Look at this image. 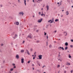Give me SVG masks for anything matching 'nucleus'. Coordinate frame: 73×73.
Masks as SVG:
<instances>
[{
	"label": "nucleus",
	"mask_w": 73,
	"mask_h": 73,
	"mask_svg": "<svg viewBox=\"0 0 73 73\" xmlns=\"http://www.w3.org/2000/svg\"><path fill=\"white\" fill-rule=\"evenodd\" d=\"M24 14V13L23 11H21L19 13V15H20V16H23Z\"/></svg>",
	"instance_id": "obj_1"
},
{
	"label": "nucleus",
	"mask_w": 73,
	"mask_h": 73,
	"mask_svg": "<svg viewBox=\"0 0 73 73\" xmlns=\"http://www.w3.org/2000/svg\"><path fill=\"white\" fill-rule=\"evenodd\" d=\"M52 20H49L48 21V23H53V21H54V20L53 19H52Z\"/></svg>",
	"instance_id": "obj_2"
},
{
	"label": "nucleus",
	"mask_w": 73,
	"mask_h": 73,
	"mask_svg": "<svg viewBox=\"0 0 73 73\" xmlns=\"http://www.w3.org/2000/svg\"><path fill=\"white\" fill-rule=\"evenodd\" d=\"M42 21V19H39L38 21V23H41Z\"/></svg>",
	"instance_id": "obj_3"
},
{
	"label": "nucleus",
	"mask_w": 73,
	"mask_h": 73,
	"mask_svg": "<svg viewBox=\"0 0 73 73\" xmlns=\"http://www.w3.org/2000/svg\"><path fill=\"white\" fill-rule=\"evenodd\" d=\"M38 57H39V59L41 60V59H42V55H40L38 56Z\"/></svg>",
	"instance_id": "obj_4"
},
{
	"label": "nucleus",
	"mask_w": 73,
	"mask_h": 73,
	"mask_svg": "<svg viewBox=\"0 0 73 73\" xmlns=\"http://www.w3.org/2000/svg\"><path fill=\"white\" fill-rule=\"evenodd\" d=\"M28 37H29V38H32V35L31 34H30L28 36Z\"/></svg>",
	"instance_id": "obj_5"
},
{
	"label": "nucleus",
	"mask_w": 73,
	"mask_h": 73,
	"mask_svg": "<svg viewBox=\"0 0 73 73\" xmlns=\"http://www.w3.org/2000/svg\"><path fill=\"white\" fill-rule=\"evenodd\" d=\"M24 59L23 58H22L21 59V63L22 64L24 63Z\"/></svg>",
	"instance_id": "obj_6"
},
{
	"label": "nucleus",
	"mask_w": 73,
	"mask_h": 73,
	"mask_svg": "<svg viewBox=\"0 0 73 73\" xmlns=\"http://www.w3.org/2000/svg\"><path fill=\"white\" fill-rule=\"evenodd\" d=\"M64 35H65V36L67 35V33L66 31H64Z\"/></svg>",
	"instance_id": "obj_7"
},
{
	"label": "nucleus",
	"mask_w": 73,
	"mask_h": 73,
	"mask_svg": "<svg viewBox=\"0 0 73 73\" xmlns=\"http://www.w3.org/2000/svg\"><path fill=\"white\" fill-rule=\"evenodd\" d=\"M16 57L17 59L19 58V55H17Z\"/></svg>",
	"instance_id": "obj_8"
},
{
	"label": "nucleus",
	"mask_w": 73,
	"mask_h": 73,
	"mask_svg": "<svg viewBox=\"0 0 73 73\" xmlns=\"http://www.w3.org/2000/svg\"><path fill=\"white\" fill-rule=\"evenodd\" d=\"M66 15H69V11H67L66 13Z\"/></svg>",
	"instance_id": "obj_9"
},
{
	"label": "nucleus",
	"mask_w": 73,
	"mask_h": 73,
	"mask_svg": "<svg viewBox=\"0 0 73 73\" xmlns=\"http://www.w3.org/2000/svg\"><path fill=\"white\" fill-rule=\"evenodd\" d=\"M46 8L47 9V11H48V10H49V6L47 5L46 6Z\"/></svg>",
	"instance_id": "obj_10"
},
{
	"label": "nucleus",
	"mask_w": 73,
	"mask_h": 73,
	"mask_svg": "<svg viewBox=\"0 0 73 73\" xmlns=\"http://www.w3.org/2000/svg\"><path fill=\"white\" fill-rule=\"evenodd\" d=\"M42 1V0H38L37 1V3H40V1Z\"/></svg>",
	"instance_id": "obj_11"
},
{
	"label": "nucleus",
	"mask_w": 73,
	"mask_h": 73,
	"mask_svg": "<svg viewBox=\"0 0 73 73\" xmlns=\"http://www.w3.org/2000/svg\"><path fill=\"white\" fill-rule=\"evenodd\" d=\"M66 64L67 65H70V64L69 63H68V62H67Z\"/></svg>",
	"instance_id": "obj_12"
},
{
	"label": "nucleus",
	"mask_w": 73,
	"mask_h": 73,
	"mask_svg": "<svg viewBox=\"0 0 73 73\" xmlns=\"http://www.w3.org/2000/svg\"><path fill=\"white\" fill-rule=\"evenodd\" d=\"M65 45H66V46H68V42H66L65 43Z\"/></svg>",
	"instance_id": "obj_13"
},
{
	"label": "nucleus",
	"mask_w": 73,
	"mask_h": 73,
	"mask_svg": "<svg viewBox=\"0 0 73 73\" xmlns=\"http://www.w3.org/2000/svg\"><path fill=\"white\" fill-rule=\"evenodd\" d=\"M27 54H28L29 55H30V54H29V51H28V50H27Z\"/></svg>",
	"instance_id": "obj_14"
},
{
	"label": "nucleus",
	"mask_w": 73,
	"mask_h": 73,
	"mask_svg": "<svg viewBox=\"0 0 73 73\" xmlns=\"http://www.w3.org/2000/svg\"><path fill=\"white\" fill-rule=\"evenodd\" d=\"M26 1H27L26 0L24 1V3L25 4V5H26Z\"/></svg>",
	"instance_id": "obj_15"
},
{
	"label": "nucleus",
	"mask_w": 73,
	"mask_h": 73,
	"mask_svg": "<svg viewBox=\"0 0 73 73\" xmlns=\"http://www.w3.org/2000/svg\"><path fill=\"white\" fill-rule=\"evenodd\" d=\"M18 3H21V1H20V0H18Z\"/></svg>",
	"instance_id": "obj_16"
},
{
	"label": "nucleus",
	"mask_w": 73,
	"mask_h": 73,
	"mask_svg": "<svg viewBox=\"0 0 73 73\" xmlns=\"http://www.w3.org/2000/svg\"><path fill=\"white\" fill-rule=\"evenodd\" d=\"M16 25H19V22H16Z\"/></svg>",
	"instance_id": "obj_17"
},
{
	"label": "nucleus",
	"mask_w": 73,
	"mask_h": 73,
	"mask_svg": "<svg viewBox=\"0 0 73 73\" xmlns=\"http://www.w3.org/2000/svg\"><path fill=\"white\" fill-rule=\"evenodd\" d=\"M21 53H23L24 52V50H21Z\"/></svg>",
	"instance_id": "obj_18"
},
{
	"label": "nucleus",
	"mask_w": 73,
	"mask_h": 73,
	"mask_svg": "<svg viewBox=\"0 0 73 73\" xmlns=\"http://www.w3.org/2000/svg\"><path fill=\"white\" fill-rule=\"evenodd\" d=\"M65 50H67L68 49V46H66L65 48Z\"/></svg>",
	"instance_id": "obj_19"
},
{
	"label": "nucleus",
	"mask_w": 73,
	"mask_h": 73,
	"mask_svg": "<svg viewBox=\"0 0 73 73\" xmlns=\"http://www.w3.org/2000/svg\"><path fill=\"white\" fill-rule=\"evenodd\" d=\"M58 20H59L58 19H56L55 20V21H56V22H57V21H58Z\"/></svg>",
	"instance_id": "obj_20"
},
{
	"label": "nucleus",
	"mask_w": 73,
	"mask_h": 73,
	"mask_svg": "<svg viewBox=\"0 0 73 73\" xmlns=\"http://www.w3.org/2000/svg\"><path fill=\"white\" fill-rule=\"evenodd\" d=\"M69 58H71V57H72L70 55V54H69Z\"/></svg>",
	"instance_id": "obj_21"
},
{
	"label": "nucleus",
	"mask_w": 73,
	"mask_h": 73,
	"mask_svg": "<svg viewBox=\"0 0 73 73\" xmlns=\"http://www.w3.org/2000/svg\"><path fill=\"white\" fill-rule=\"evenodd\" d=\"M36 52H35L34 53V54L35 55V56H36Z\"/></svg>",
	"instance_id": "obj_22"
},
{
	"label": "nucleus",
	"mask_w": 73,
	"mask_h": 73,
	"mask_svg": "<svg viewBox=\"0 0 73 73\" xmlns=\"http://www.w3.org/2000/svg\"><path fill=\"white\" fill-rule=\"evenodd\" d=\"M31 60H29L28 62L27 63L28 64H29V63H30V62H31Z\"/></svg>",
	"instance_id": "obj_23"
},
{
	"label": "nucleus",
	"mask_w": 73,
	"mask_h": 73,
	"mask_svg": "<svg viewBox=\"0 0 73 73\" xmlns=\"http://www.w3.org/2000/svg\"><path fill=\"white\" fill-rule=\"evenodd\" d=\"M17 37V35H15V38H16V37Z\"/></svg>",
	"instance_id": "obj_24"
},
{
	"label": "nucleus",
	"mask_w": 73,
	"mask_h": 73,
	"mask_svg": "<svg viewBox=\"0 0 73 73\" xmlns=\"http://www.w3.org/2000/svg\"><path fill=\"white\" fill-rule=\"evenodd\" d=\"M13 70V68H11L10 69L11 71H12Z\"/></svg>",
	"instance_id": "obj_25"
},
{
	"label": "nucleus",
	"mask_w": 73,
	"mask_h": 73,
	"mask_svg": "<svg viewBox=\"0 0 73 73\" xmlns=\"http://www.w3.org/2000/svg\"><path fill=\"white\" fill-rule=\"evenodd\" d=\"M61 49L62 50H64V48H63V47H61Z\"/></svg>",
	"instance_id": "obj_26"
},
{
	"label": "nucleus",
	"mask_w": 73,
	"mask_h": 73,
	"mask_svg": "<svg viewBox=\"0 0 73 73\" xmlns=\"http://www.w3.org/2000/svg\"><path fill=\"white\" fill-rule=\"evenodd\" d=\"M40 42V41H39V40L36 41V42H37V43H38V42Z\"/></svg>",
	"instance_id": "obj_27"
},
{
	"label": "nucleus",
	"mask_w": 73,
	"mask_h": 73,
	"mask_svg": "<svg viewBox=\"0 0 73 73\" xmlns=\"http://www.w3.org/2000/svg\"><path fill=\"white\" fill-rule=\"evenodd\" d=\"M70 46L71 48H73V45H70Z\"/></svg>",
	"instance_id": "obj_28"
},
{
	"label": "nucleus",
	"mask_w": 73,
	"mask_h": 73,
	"mask_svg": "<svg viewBox=\"0 0 73 73\" xmlns=\"http://www.w3.org/2000/svg\"><path fill=\"white\" fill-rule=\"evenodd\" d=\"M0 7H3V5H0Z\"/></svg>",
	"instance_id": "obj_29"
},
{
	"label": "nucleus",
	"mask_w": 73,
	"mask_h": 73,
	"mask_svg": "<svg viewBox=\"0 0 73 73\" xmlns=\"http://www.w3.org/2000/svg\"><path fill=\"white\" fill-rule=\"evenodd\" d=\"M49 47V48H51L52 47V45H50Z\"/></svg>",
	"instance_id": "obj_30"
},
{
	"label": "nucleus",
	"mask_w": 73,
	"mask_h": 73,
	"mask_svg": "<svg viewBox=\"0 0 73 73\" xmlns=\"http://www.w3.org/2000/svg\"><path fill=\"white\" fill-rule=\"evenodd\" d=\"M46 37H47V39H48V35H47Z\"/></svg>",
	"instance_id": "obj_31"
},
{
	"label": "nucleus",
	"mask_w": 73,
	"mask_h": 73,
	"mask_svg": "<svg viewBox=\"0 0 73 73\" xmlns=\"http://www.w3.org/2000/svg\"><path fill=\"white\" fill-rule=\"evenodd\" d=\"M24 42H25V41L24 40L23 41V44H24Z\"/></svg>",
	"instance_id": "obj_32"
},
{
	"label": "nucleus",
	"mask_w": 73,
	"mask_h": 73,
	"mask_svg": "<svg viewBox=\"0 0 73 73\" xmlns=\"http://www.w3.org/2000/svg\"><path fill=\"white\" fill-rule=\"evenodd\" d=\"M30 50H31V51H32V50H33V49H32V48H31L30 49Z\"/></svg>",
	"instance_id": "obj_33"
},
{
	"label": "nucleus",
	"mask_w": 73,
	"mask_h": 73,
	"mask_svg": "<svg viewBox=\"0 0 73 73\" xmlns=\"http://www.w3.org/2000/svg\"><path fill=\"white\" fill-rule=\"evenodd\" d=\"M41 15L42 16L44 15V14H42Z\"/></svg>",
	"instance_id": "obj_34"
},
{
	"label": "nucleus",
	"mask_w": 73,
	"mask_h": 73,
	"mask_svg": "<svg viewBox=\"0 0 73 73\" xmlns=\"http://www.w3.org/2000/svg\"><path fill=\"white\" fill-rule=\"evenodd\" d=\"M64 73H66V71L65 70V71H64Z\"/></svg>",
	"instance_id": "obj_35"
},
{
	"label": "nucleus",
	"mask_w": 73,
	"mask_h": 73,
	"mask_svg": "<svg viewBox=\"0 0 73 73\" xmlns=\"http://www.w3.org/2000/svg\"><path fill=\"white\" fill-rule=\"evenodd\" d=\"M39 14H40V15H41V12H39L38 13Z\"/></svg>",
	"instance_id": "obj_36"
},
{
	"label": "nucleus",
	"mask_w": 73,
	"mask_h": 73,
	"mask_svg": "<svg viewBox=\"0 0 73 73\" xmlns=\"http://www.w3.org/2000/svg\"><path fill=\"white\" fill-rule=\"evenodd\" d=\"M44 35H46V33H45V32H44Z\"/></svg>",
	"instance_id": "obj_37"
},
{
	"label": "nucleus",
	"mask_w": 73,
	"mask_h": 73,
	"mask_svg": "<svg viewBox=\"0 0 73 73\" xmlns=\"http://www.w3.org/2000/svg\"><path fill=\"white\" fill-rule=\"evenodd\" d=\"M44 67H45V66L44 65L43 67H42V68H44Z\"/></svg>",
	"instance_id": "obj_38"
},
{
	"label": "nucleus",
	"mask_w": 73,
	"mask_h": 73,
	"mask_svg": "<svg viewBox=\"0 0 73 73\" xmlns=\"http://www.w3.org/2000/svg\"><path fill=\"white\" fill-rule=\"evenodd\" d=\"M71 42H73V40H71Z\"/></svg>",
	"instance_id": "obj_39"
},
{
	"label": "nucleus",
	"mask_w": 73,
	"mask_h": 73,
	"mask_svg": "<svg viewBox=\"0 0 73 73\" xmlns=\"http://www.w3.org/2000/svg\"><path fill=\"white\" fill-rule=\"evenodd\" d=\"M33 60H34V59H35V57H34L33 58Z\"/></svg>",
	"instance_id": "obj_40"
},
{
	"label": "nucleus",
	"mask_w": 73,
	"mask_h": 73,
	"mask_svg": "<svg viewBox=\"0 0 73 73\" xmlns=\"http://www.w3.org/2000/svg\"><path fill=\"white\" fill-rule=\"evenodd\" d=\"M60 66V65H58V68H59V67Z\"/></svg>",
	"instance_id": "obj_41"
},
{
	"label": "nucleus",
	"mask_w": 73,
	"mask_h": 73,
	"mask_svg": "<svg viewBox=\"0 0 73 73\" xmlns=\"http://www.w3.org/2000/svg\"><path fill=\"white\" fill-rule=\"evenodd\" d=\"M13 66H15V64H13Z\"/></svg>",
	"instance_id": "obj_42"
},
{
	"label": "nucleus",
	"mask_w": 73,
	"mask_h": 73,
	"mask_svg": "<svg viewBox=\"0 0 73 73\" xmlns=\"http://www.w3.org/2000/svg\"><path fill=\"white\" fill-rule=\"evenodd\" d=\"M60 4V3H59V2H58L57 3V4H58V5H59Z\"/></svg>",
	"instance_id": "obj_43"
},
{
	"label": "nucleus",
	"mask_w": 73,
	"mask_h": 73,
	"mask_svg": "<svg viewBox=\"0 0 73 73\" xmlns=\"http://www.w3.org/2000/svg\"><path fill=\"white\" fill-rule=\"evenodd\" d=\"M1 46H3V44H1Z\"/></svg>",
	"instance_id": "obj_44"
},
{
	"label": "nucleus",
	"mask_w": 73,
	"mask_h": 73,
	"mask_svg": "<svg viewBox=\"0 0 73 73\" xmlns=\"http://www.w3.org/2000/svg\"><path fill=\"white\" fill-rule=\"evenodd\" d=\"M61 17H63V15H61Z\"/></svg>",
	"instance_id": "obj_45"
},
{
	"label": "nucleus",
	"mask_w": 73,
	"mask_h": 73,
	"mask_svg": "<svg viewBox=\"0 0 73 73\" xmlns=\"http://www.w3.org/2000/svg\"><path fill=\"white\" fill-rule=\"evenodd\" d=\"M56 32H57V31H55L54 32L55 33H56Z\"/></svg>",
	"instance_id": "obj_46"
},
{
	"label": "nucleus",
	"mask_w": 73,
	"mask_h": 73,
	"mask_svg": "<svg viewBox=\"0 0 73 73\" xmlns=\"http://www.w3.org/2000/svg\"><path fill=\"white\" fill-rule=\"evenodd\" d=\"M43 15L44 16V17L45 16V14H43Z\"/></svg>",
	"instance_id": "obj_47"
},
{
	"label": "nucleus",
	"mask_w": 73,
	"mask_h": 73,
	"mask_svg": "<svg viewBox=\"0 0 73 73\" xmlns=\"http://www.w3.org/2000/svg\"><path fill=\"white\" fill-rule=\"evenodd\" d=\"M14 68H16V66H14Z\"/></svg>",
	"instance_id": "obj_48"
},
{
	"label": "nucleus",
	"mask_w": 73,
	"mask_h": 73,
	"mask_svg": "<svg viewBox=\"0 0 73 73\" xmlns=\"http://www.w3.org/2000/svg\"><path fill=\"white\" fill-rule=\"evenodd\" d=\"M38 30H37L36 31V32H38Z\"/></svg>",
	"instance_id": "obj_49"
},
{
	"label": "nucleus",
	"mask_w": 73,
	"mask_h": 73,
	"mask_svg": "<svg viewBox=\"0 0 73 73\" xmlns=\"http://www.w3.org/2000/svg\"><path fill=\"white\" fill-rule=\"evenodd\" d=\"M41 10H42V11H43V8H42L41 9Z\"/></svg>",
	"instance_id": "obj_50"
},
{
	"label": "nucleus",
	"mask_w": 73,
	"mask_h": 73,
	"mask_svg": "<svg viewBox=\"0 0 73 73\" xmlns=\"http://www.w3.org/2000/svg\"><path fill=\"white\" fill-rule=\"evenodd\" d=\"M33 3H35V1H34V0H33Z\"/></svg>",
	"instance_id": "obj_51"
},
{
	"label": "nucleus",
	"mask_w": 73,
	"mask_h": 73,
	"mask_svg": "<svg viewBox=\"0 0 73 73\" xmlns=\"http://www.w3.org/2000/svg\"><path fill=\"white\" fill-rule=\"evenodd\" d=\"M60 14H58V16H60Z\"/></svg>",
	"instance_id": "obj_52"
},
{
	"label": "nucleus",
	"mask_w": 73,
	"mask_h": 73,
	"mask_svg": "<svg viewBox=\"0 0 73 73\" xmlns=\"http://www.w3.org/2000/svg\"><path fill=\"white\" fill-rule=\"evenodd\" d=\"M60 61H62V60H60Z\"/></svg>",
	"instance_id": "obj_53"
},
{
	"label": "nucleus",
	"mask_w": 73,
	"mask_h": 73,
	"mask_svg": "<svg viewBox=\"0 0 73 73\" xmlns=\"http://www.w3.org/2000/svg\"><path fill=\"white\" fill-rule=\"evenodd\" d=\"M32 65L33 66H34V64H32Z\"/></svg>",
	"instance_id": "obj_54"
},
{
	"label": "nucleus",
	"mask_w": 73,
	"mask_h": 73,
	"mask_svg": "<svg viewBox=\"0 0 73 73\" xmlns=\"http://www.w3.org/2000/svg\"><path fill=\"white\" fill-rule=\"evenodd\" d=\"M34 56H35L33 55H32V56L33 57H34Z\"/></svg>",
	"instance_id": "obj_55"
},
{
	"label": "nucleus",
	"mask_w": 73,
	"mask_h": 73,
	"mask_svg": "<svg viewBox=\"0 0 73 73\" xmlns=\"http://www.w3.org/2000/svg\"><path fill=\"white\" fill-rule=\"evenodd\" d=\"M64 10H62V11L64 12Z\"/></svg>",
	"instance_id": "obj_56"
},
{
	"label": "nucleus",
	"mask_w": 73,
	"mask_h": 73,
	"mask_svg": "<svg viewBox=\"0 0 73 73\" xmlns=\"http://www.w3.org/2000/svg\"><path fill=\"white\" fill-rule=\"evenodd\" d=\"M42 14H43V11L42 12Z\"/></svg>",
	"instance_id": "obj_57"
},
{
	"label": "nucleus",
	"mask_w": 73,
	"mask_h": 73,
	"mask_svg": "<svg viewBox=\"0 0 73 73\" xmlns=\"http://www.w3.org/2000/svg\"><path fill=\"white\" fill-rule=\"evenodd\" d=\"M61 47H60V49H61Z\"/></svg>",
	"instance_id": "obj_58"
},
{
	"label": "nucleus",
	"mask_w": 73,
	"mask_h": 73,
	"mask_svg": "<svg viewBox=\"0 0 73 73\" xmlns=\"http://www.w3.org/2000/svg\"><path fill=\"white\" fill-rule=\"evenodd\" d=\"M60 55H58V57H60Z\"/></svg>",
	"instance_id": "obj_59"
},
{
	"label": "nucleus",
	"mask_w": 73,
	"mask_h": 73,
	"mask_svg": "<svg viewBox=\"0 0 73 73\" xmlns=\"http://www.w3.org/2000/svg\"><path fill=\"white\" fill-rule=\"evenodd\" d=\"M34 68H33V70H34Z\"/></svg>",
	"instance_id": "obj_60"
},
{
	"label": "nucleus",
	"mask_w": 73,
	"mask_h": 73,
	"mask_svg": "<svg viewBox=\"0 0 73 73\" xmlns=\"http://www.w3.org/2000/svg\"><path fill=\"white\" fill-rule=\"evenodd\" d=\"M9 73H11V71H10V72H9Z\"/></svg>",
	"instance_id": "obj_61"
},
{
	"label": "nucleus",
	"mask_w": 73,
	"mask_h": 73,
	"mask_svg": "<svg viewBox=\"0 0 73 73\" xmlns=\"http://www.w3.org/2000/svg\"><path fill=\"white\" fill-rule=\"evenodd\" d=\"M46 44H47V45H48V42H46Z\"/></svg>",
	"instance_id": "obj_62"
},
{
	"label": "nucleus",
	"mask_w": 73,
	"mask_h": 73,
	"mask_svg": "<svg viewBox=\"0 0 73 73\" xmlns=\"http://www.w3.org/2000/svg\"><path fill=\"white\" fill-rule=\"evenodd\" d=\"M73 6H72V8H73Z\"/></svg>",
	"instance_id": "obj_63"
},
{
	"label": "nucleus",
	"mask_w": 73,
	"mask_h": 73,
	"mask_svg": "<svg viewBox=\"0 0 73 73\" xmlns=\"http://www.w3.org/2000/svg\"><path fill=\"white\" fill-rule=\"evenodd\" d=\"M43 73H46L45 72H44Z\"/></svg>",
	"instance_id": "obj_64"
}]
</instances>
